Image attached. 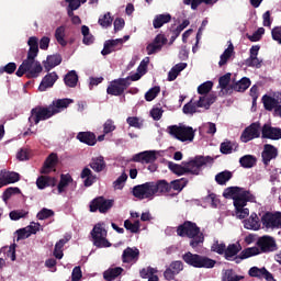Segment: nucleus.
Instances as JSON below:
<instances>
[{
    "label": "nucleus",
    "mask_w": 281,
    "mask_h": 281,
    "mask_svg": "<svg viewBox=\"0 0 281 281\" xmlns=\"http://www.w3.org/2000/svg\"><path fill=\"white\" fill-rule=\"evenodd\" d=\"M29 52L26 59L22 63V65L16 70V76L21 78V76L26 75L27 78H38L43 72V66L40 61L36 60V56H38V37L32 36L27 41Z\"/></svg>",
    "instance_id": "obj_1"
},
{
    "label": "nucleus",
    "mask_w": 281,
    "mask_h": 281,
    "mask_svg": "<svg viewBox=\"0 0 281 281\" xmlns=\"http://www.w3.org/2000/svg\"><path fill=\"white\" fill-rule=\"evenodd\" d=\"M223 196L225 199H233L235 205V214L237 218H247L249 216V209L247 203H256V195L254 193L238 187H229L224 190Z\"/></svg>",
    "instance_id": "obj_2"
},
{
    "label": "nucleus",
    "mask_w": 281,
    "mask_h": 281,
    "mask_svg": "<svg viewBox=\"0 0 281 281\" xmlns=\"http://www.w3.org/2000/svg\"><path fill=\"white\" fill-rule=\"evenodd\" d=\"M71 102H74L71 99H59L54 101L48 108H35L31 111L29 122L30 124H38V122H43V120H49V117L56 115V113L65 111Z\"/></svg>",
    "instance_id": "obj_3"
},
{
    "label": "nucleus",
    "mask_w": 281,
    "mask_h": 281,
    "mask_svg": "<svg viewBox=\"0 0 281 281\" xmlns=\"http://www.w3.org/2000/svg\"><path fill=\"white\" fill-rule=\"evenodd\" d=\"M177 233L178 236H187V238H190V245L193 249L203 244V233H201V229L194 223L186 222L178 227Z\"/></svg>",
    "instance_id": "obj_4"
},
{
    "label": "nucleus",
    "mask_w": 281,
    "mask_h": 281,
    "mask_svg": "<svg viewBox=\"0 0 281 281\" xmlns=\"http://www.w3.org/2000/svg\"><path fill=\"white\" fill-rule=\"evenodd\" d=\"M167 133L171 137H173V139H178V142L190 143V142H194V135L196 131H194V128L188 125L178 124V125L168 126Z\"/></svg>",
    "instance_id": "obj_5"
},
{
    "label": "nucleus",
    "mask_w": 281,
    "mask_h": 281,
    "mask_svg": "<svg viewBox=\"0 0 281 281\" xmlns=\"http://www.w3.org/2000/svg\"><path fill=\"white\" fill-rule=\"evenodd\" d=\"M182 259L187 265H190V267H194L195 269H213L216 265L214 259H210L201 255H194L192 252L184 254Z\"/></svg>",
    "instance_id": "obj_6"
},
{
    "label": "nucleus",
    "mask_w": 281,
    "mask_h": 281,
    "mask_svg": "<svg viewBox=\"0 0 281 281\" xmlns=\"http://www.w3.org/2000/svg\"><path fill=\"white\" fill-rule=\"evenodd\" d=\"M91 236L94 247H111V243L109 241V239H106V225L103 222H100L94 225L93 229L91 231Z\"/></svg>",
    "instance_id": "obj_7"
},
{
    "label": "nucleus",
    "mask_w": 281,
    "mask_h": 281,
    "mask_svg": "<svg viewBox=\"0 0 281 281\" xmlns=\"http://www.w3.org/2000/svg\"><path fill=\"white\" fill-rule=\"evenodd\" d=\"M261 223L266 229H280L281 227V213H266L261 217Z\"/></svg>",
    "instance_id": "obj_8"
},
{
    "label": "nucleus",
    "mask_w": 281,
    "mask_h": 281,
    "mask_svg": "<svg viewBox=\"0 0 281 281\" xmlns=\"http://www.w3.org/2000/svg\"><path fill=\"white\" fill-rule=\"evenodd\" d=\"M260 133H262V127H260V123H252L250 126L245 128L240 136V139L241 142H244V144H247V142H251V139L260 137Z\"/></svg>",
    "instance_id": "obj_9"
},
{
    "label": "nucleus",
    "mask_w": 281,
    "mask_h": 281,
    "mask_svg": "<svg viewBox=\"0 0 281 281\" xmlns=\"http://www.w3.org/2000/svg\"><path fill=\"white\" fill-rule=\"evenodd\" d=\"M113 207V200H106L104 198H97L90 203V212H101L104 214Z\"/></svg>",
    "instance_id": "obj_10"
},
{
    "label": "nucleus",
    "mask_w": 281,
    "mask_h": 281,
    "mask_svg": "<svg viewBox=\"0 0 281 281\" xmlns=\"http://www.w3.org/2000/svg\"><path fill=\"white\" fill-rule=\"evenodd\" d=\"M133 194L136 199H153V184L151 182H146L144 184H139L134 187Z\"/></svg>",
    "instance_id": "obj_11"
},
{
    "label": "nucleus",
    "mask_w": 281,
    "mask_h": 281,
    "mask_svg": "<svg viewBox=\"0 0 281 281\" xmlns=\"http://www.w3.org/2000/svg\"><path fill=\"white\" fill-rule=\"evenodd\" d=\"M205 164H207L205 157H196L189 162H184L186 172H189L190 175H199V172H201V168H203Z\"/></svg>",
    "instance_id": "obj_12"
},
{
    "label": "nucleus",
    "mask_w": 281,
    "mask_h": 281,
    "mask_svg": "<svg viewBox=\"0 0 281 281\" xmlns=\"http://www.w3.org/2000/svg\"><path fill=\"white\" fill-rule=\"evenodd\" d=\"M126 87H128L126 79H117L110 83L106 91L109 95H122Z\"/></svg>",
    "instance_id": "obj_13"
},
{
    "label": "nucleus",
    "mask_w": 281,
    "mask_h": 281,
    "mask_svg": "<svg viewBox=\"0 0 281 281\" xmlns=\"http://www.w3.org/2000/svg\"><path fill=\"white\" fill-rule=\"evenodd\" d=\"M260 52V46L255 45L250 48L249 58L246 59L247 67H256V69H260L262 67V59L258 57Z\"/></svg>",
    "instance_id": "obj_14"
},
{
    "label": "nucleus",
    "mask_w": 281,
    "mask_h": 281,
    "mask_svg": "<svg viewBox=\"0 0 281 281\" xmlns=\"http://www.w3.org/2000/svg\"><path fill=\"white\" fill-rule=\"evenodd\" d=\"M166 43H168V40L166 38L165 35H161V34L157 35L154 42L147 45L146 49H147L148 56L153 54H157V52H161V47H164Z\"/></svg>",
    "instance_id": "obj_15"
},
{
    "label": "nucleus",
    "mask_w": 281,
    "mask_h": 281,
    "mask_svg": "<svg viewBox=\"0 0 281 281\" xmlns=\"http://www.w3.org/2000/svg\"><path fill=\"white\" fill-rule=\"evenodd\" d=\"M40 229L41 224L33 222L31 225L16 231V240H25V238H30L31 234H36V232H40Z\"/></svg>",
    "instance_id": "obj_16"
},
{
    "label": "nucleus",
    "mask_w": 281,
    "mask_h": 281,
    "mask_svg": "<svg viewBox=\"0 0 281 281\" xmlns=\"http://www.w3.org/2000/svg\"><path fill=\"white\" fill-rule=\"evenodd\" d=\"M257 245L261 254H267L276 249V240L271 236H263L258 239Z\"/></svg>",
    "instance_id": "obj_17"
},
{
    "label": "nucleus",
    "mask_w": 281,
    "mask_h": 281,
    "mask_svg": "<svg viewBox=\"0 0 281 281\" xmlns=\"http://www.w3.org/2000/svg\"><path fill=\"white\" fill-rule=\"evenodd\" d=\"M183 271V262L181 261H173L170 266L166 269L164 276L166 280H175V276H179Z\"/></svg>",
    "instance_id": "obj_18"
},
{
    "label": "nucleus",
    "mask_w": 281,
    "mask_h": 281,
    "mask_svg": "<svg viewBox=\"0 0 281 281\" xmlns=\"http://www.w3.org/2000/svg\"><path fill=\"white\" fill-rule=\"evenodd\" d=\"M261 135L266 139H281V130L266 124L261 128Z\"/></svg>",
    "instance_id": "obj_19"
},
{
    "label": "nucleus",
    "mask_w": 281,
    "mask_h": 281,
    "mask_svg": "<svg viewBox=\"0 0 281 281\" xmlns=\"http://www.w3.org/2000/svg\"><path fill=\"white\" fill-rule=\"evenodd\" d=\"M56 80H58V75L56 72H49L40 83L38 91H47V89L54 87Z\"/></svg>",
    "instance_id": "obj_20"
},
{
    "label": "nucleus",
    "mask_w": 281,
    "mask_h": 281,
    "mask_svg": "<svg viewBox=\"0 0 281 281\" xmlns=\"http://www.w3.org/2000/svg\"><path fill=\"white\" fill-rule=\"evenodd\" d=\"M134 161H139L140 164H153L157 159V154L153 150L143 151L134 155Z\"/></svg>",
    "instance_id": "obj_21"
},
{
    "label": "nucleus",
    "mask_w": 281,
    "mask_h": 281,
    "mask_svg": "<svg viewBox=\"0 0 281 281\" xmlns=\"http://www.w3.org/2000/svg\"><path fill=\"white\" fill-rule=\"evenodd\" d=\"M245 229H252L254 232H258L260 229V218L258 214L251 213L248 220L244 221Z\"/></svg>",
    "instance_id": "obj_22"
},
{
    "label": "nucleus",
    "mask_w": 281,
    "mask_h": 281,
    "mask_svg": "<svg viewBox=\"0 0 281 281\" xmlns=\"http://www.w3.org/2000/svg\"><path fill=\"white\" fill-rule=\"evenodd\" d=\"M278 157V149L272 145H265L262 151L263 164H269L271 159H276Z\"/></svg>",
    "instance_id": "obj_23"
},
{
    "label": "nucleus",
    "mask_w": 281,
    "mask_h": 281,
    "mask_svg": "<svg viewBox=\"0 0 281 281\" xmlns=\"http://www.w3.org/2000/svg\"><path fill=\"white\" fill-rule=\"evenodd\" d=\"M58 161V157L55 154H50L46 161L44 162V166L41 170L42 175H49V172H52L54 169V167L56 166V162Z\"/></svg>",
    "instance_id": "obj_24"
},
{
    "label": "nucleus",
    "mask_w": 281,
    "mask_h": 281,
    "mask_svg": "<svg viewBox=\"0 0 281 281\" xmlns=\"http://www.w3.org/2000/svg\"><path fill=\"white\" fill-rule=\"evenodd\" d=\"M149 61H150V59H148V58L143 59L137 68V71L135 74L131 75L128 77V79L133 80V81L139 80V78H142V76H144L146 74V69L148 67Z\"/></svg>",
    "instance_id": "obj_25"
},
{
    "label": "nucleus",
    "mask_w": 281,
    "mask_h": 281,
    "mask_svg": "<svg viewBox=\"0 0 281 281\" xmlns=\"http://www.w3.org/2000/svg\"><path fill=\"white\" fill-rule=\"evenodd\" d=\"M139 258V249L137 248H126L123 251V262H136Z\"/></svg>",
    "instance_id": "obj_26"
},
{
    "label": "nucleus",
    "mask_w": 281,
    "mask_h": 281,
    "mask_svg": "<svg viewBox=\"0 0 281 281\" xmlns=\"http://www.w3.org/2000/svg\"><path fill=\"white\" fill-rule=\"evenodd\" d=\"M170 190V184L165 180H160L158 182H151V192L155 194H162L164 192H168Z\"/></svg>",
    "instance_id": "obj_27"
},
{
    "label": "nucleus",
    "mask_w": 281,
    "mask_h": 281,
    "mask_svg": "<svg viewBox=\"0 0 281 281\" xmlns=\"http://www.w3.org/2000/svg\"><path fill=\"white\" fill-rule=\"evenodd\" d=\"M60 63H63V58L60 57V55H50L44 61V68L46 69V71H49L54 69V67H58Z\"/></svg>",
    "instance_id": "obj_28"
},
{
    "label": "nucleus",
    "mask_w": 281,
    "mask_h": 281,
    "mask_svg": "<svg viewBox=\"0 0 281 281\" xmlns=\"http://www.w3.org/2000/svg\"><path fill=\"white\" fill-rule=\"evenodd\" d=\"M77 139L82 142L83 144H88V146H95V134L91 132H80L77 135Z\"/></svg>",
    "instance_id": "obj_29"
},
{
    "label": "nucleus",
    "mask_w": 281,
    "mask_h": 281,
    "mask_svg": "<svg viewBox=\"0 0 281 281\" xmlns=\"http://www.w3.org/2000/svg\"><path fill=\"white\" fill-rule=\"evenodd\" d=\"M36 186L40 190H45V188L56 186V179L47 176H41L36 181Z\"/></svg>",
    "instance_id": "obj_30"
},
{
    "label": "nucleus",
    "mask_w": 281,
    "mask_h": 281,
    "mask_svg": "<svg viewBox=\"0 0 281 281\" xmlns=\"http://www.w3.org/2000/svg\"><path fill=\"white\" fill-rule=\"evenodd\" d=\"M186 67H188V64L186 63H180L173 66L168 74L169 82H172V80H177V77L179 76V74H181V71H183V69H186Z\"/></svg>",
    "instance_id": "obj_31"
},
{
    "label": "nucleus",
    "mask_w": 281,
    "mask_h": 281,
    "mask_svg": "<svg viewBox=\"0 0 281 281\" xmlns=\"http://www.w3.org/2000/svg\"><path fill=\"white\" fill-rule=\"evenodd\" d=\"M232 56H234V44L229 43L228 47L220 57L218 66L223 67L224 65H227V61L229 58H232Z\"/></svg>",
    "instance_id": "obj_32"
},
{
    "label": "nucleus",
    "mask_w": 281,
    "mask_h": 281,
    "mask_svg": "<svg viewBox=\"0 0 281 281\" xmlns=\"http://www.w3.org/2000/svg\"><path fill=\"white\" fill-rule=\"evenodd\" d=\"M90 168H92L94 172H102V170L106 168V164H104V157L99 156L97 158H93L90 162Z\"/></svg>",
    "instance_id": "obj_33"
},
{
    "label": "nucleus",
    "mask_w": 281,
    "mask_h": 281,
    "mask_svg": "<svg viewBox=\"0 0 281 281\" xmlns=\"http://www.w3.org/2000/svg\"><path fill=\"white\" fill-rule=\"evenodd\" d=\"M218 0H183L186 5H191L192 10H196L199 5L205 3L206 5H214Z\"/></svg>",
    "instance_id": "obj_34"
},
{
    "label": "nucleus",
    "mask_w": 281,
    "mask_h": 281,
    "mask_svg": "<svg viewBox=\"0 0 281 281\" xmlns=\"http://www.w3.org/2000/svg\"><path fill=\"white\" fill-rule=\"evenodd\" d=\"M199 109H201V106H199V101L192 99L183 106V113L192 115L194 113H199Z\"/></svg>",
    "instance_id": "obj_35"
},
{
    "label": "nucleus",
    "mask_w": 281,
    "mask_h": 281,
    "mask_svg": "<svg viewBox=\"0 0 281 281\" xmlns=\"http://www.w3.org/2000/svg\"><path fill=\"white\" fill-rule=\"evenodd\" d=\"M250 86H251V81L249 80V78L244 77L233 86V89L234 91L243 92V91H247V89H249Z\"/></svg>",
    "instance_id": "obj_36"
},
{
    "label": "nucleus",
    "mask_w": 281,
    "mask_h": 281,
    "mask_svg": "<svg viewBox=\"0 0 281 281\" xmlns=\"http://www.w3.org/2000/svg\"><path fill=\"white\" fill-rule=\"evenodd\" d=\"M245 277L237 276L234 270H224L222 273V281H243Z\"/></svg>",
    "instance_id": "obj_37"
},
{
    "label": "nucleus",
    "mask_w": 281,
    "mask_h": 281,
    "mask_svg": "<svg viewBox=\"0 0 281 281\" xmlns=\"http://www.w3.org/2000/svg\"><path fill=\"white\" fill-rule=\"evenodd\" d=\"M214 104V98H212L210 94L201 95L198 100V106L200 109H210V106Z\"/></svg>",
    "instance_id": "obj_38"
},
{
    "label": "nucleus",
    "mask_w": 281,
    "mask_h": 281,
    "mask_svg": "<svg viewBox=\"0 0 281 281\" xmlns=\"http://www.w3.org/2000/svg\"><path fill=\"white\" fill-rule=\"evenodd\" d=\"M122 271H124V269L117 267V268H110L108 269L104 273H103V278L105 280H115V278H117V276L122 274Z\"/></svg>",
    "instance_id": "obj_39"
},
{
    "label": "nucleus",
    "mask_w": 281,
    "mask_h": 281,
    "mask_svg": "<svg viewBox=\"0 0 281 281\" xmlns=\"http://www.w3.org/2000/svg\"><path fill=\"white\" fill-rule=\"evenodd\" d=\"M170 14H159L154 19V27L157 30L162 27L165 23H170Z\"/></svg>",
    "instance_id": "obj_40"
},
{
    "label": "nucleus",
    "mask_w": 281,
    "mask_h": 281,
    "mask_svg": "<svg viewBox=\"0 0 281 281\" xmlns=\"http://www.w3.org/2000/svg\"><path fill=\"white\" fill-rule=\"evenodd\" d=\"M239 251H240L239 244L229 245L227 249H225L224 251L226 260H232V258H234V256H236V254H238Z\"/></svg>",
    "instance_id": "obj_41"
},
{
    "label": "nucleus",
    "mask_w": 281,
    "mask_h": 281,
    "mask_svg": "<svg viewBox=\"0 0 281 281\" xmlns=\"http://www.w3.org/2000/svg\"><path fill=\"white\" fill-rule=\"evenodd\" d=\"M155 273H157V269L155 268L143 269L140 270V278H148V281H159V278Z\"/></svg>",
    "instance_id": "obj_42"
},
{
    "label": "nucleus",
    "mask_w": 281,
    "mask_h": 281,
    "mask_svg": "<svg viewBox=\"0 0 281 281\" xmlns=\"http://www.w3.org/2000/svg\"><path fill=\"white\" fill-rule=\"evenodd\" d=\"M81 179H85L83 183L85 186H93V182L95 181V177L91 173V169L85 168L81 172Z\"/></svg>",
    "instance_id": "obj_43"
},
{
    "label": "nucleus",
    "mask_w": 281,
    "mask_h": 281,
    "mask_svg": "<svg viewBox=\"0 0 281 281\" xmlns=\"http://www.w3.org/2000/svg\"><path fill=\"white\" fill-rule=\"evenodd\" d=\"M68 4V16H74V10H78L87 0H65Z\"/></svg>",
    "instance_id": "obj_44"
},
{
    "label": "nucleus",
    "mask_w": 281,
    "mask_h": 281,
    "mask_svg": "<svg viewBox=\"0 0 281 281\" xmlns=\"http://www.w3.org/2000/svg\"><path fill=\"white\" fill-rule=\"evenodd\" d=\"M259 254H262L259 246L246 248L241 251L240 257L243 259L245 258H251L252 256H259Z\"/></svg>",
    "instance_id": "obj_45"
},
{
    "label": "nucleus",
    "mask_w": 281,
    "mask_h": 281,
    "mask_svg": "<svg viewBox=\"0 0 281 281\" xmlns=\"http://www.w3.org/2000/svg\"><path fill=\"white\" fill-rule=\"evenodd\" d=\"M71 182V176L69 175H61L60 177V181L58 183V193L63 194V192H65V190H67V187L69 186V183Z\"/></svg>",
    "instance_id": "obj_46"
},
{
    "label": "nucleus",
    "mask_w": 281,
    "mask_h": 281,
    "mask_svg": "<svg viewBox=\"0 0 281 281\" xmlns=\"http://www.w3.org/2000/svg\"><path fill=\"white\" fill-rule=\"evenodd\" d=\"M239 164L243 166V168H254V166H256V157L251 155L243 156L239 159Z\"/></svg>",
    "instance_id": "obj_47"
},
{
    "label": "nucleus",
    "mask_w": 281,
    "mask_h": 281,
    "mask_svg": "<svg viewBox=\"0 0 281 281\" xmlns=\"http://www.w3.org/2000/svg\"><path fill=\"white\" fill-rule=\"evenodd\" d=\"M268 270L266 268H258V267H252L249 269L248 274L250 278H259L262 279L265 276H267Z\"/></svg>",
    "instance_id": "obj_48"
},
{
    "label": "nucleus",
    "mask_w": 281,
    "mask_h": 281,
    "mask_svg": "<svg viewBox=\"0 0 281 281\" xmlns=\"http://www.w3.org/2000/svg\"><path fill=\"white\" fill-rule=\"evenodd\" d=\"M229 179H232V171H222L215 176V181L220 186H225Z\"/></svg>",
    "instance_id": "obj_49"
},
{
    "label": "nucleus",
    "mask_w": 281,
    "mask_h": 281,
    "mask_svg": "<svg viewBox=\"0 0 281 281\" xmlns=\"http://www.w3.org/2000/svg\"><path fill=\"white\" fill-rule=\"evenodd\" d=\"M7 255V258H10L12 261L16 260V244H12L11 246H5L0 250Z\"/></svg>",
    "instance_id": "obj_50"
},
{
    "label": "nucleus",
    "mask_w": 281,
    "mask_h": 281,
    "mask_svg": "<svg viewBox=\"0 0 281 281\" xmlns=\"http://www.w3.org/2000/svg\"><path fill=\"white\" fill-rule=\"evenodd\" d=\"M55 38L61 47H65L67 45V41L65 40V26H59L55 31Z\"/></svg>",
    "instance_id": "obj_51"
},
{
    "label": "nucleus",
    "mask_w": 281,
    "mask_h": 281,
    "mask_svg": "<svg viewBox=\"0 0 281 281\" xmlns=\"http://www.w3.org/2000/svg\"><path fill=\"white\" fill-rule=\"evenodd\" d=\"M65 83L67 85V87H76V85H78V75L76 74V71L71 70L66 75Z\"/></svg>",
    "instance_id": "obj_52"
},
{
    "label": "nucleus",
    "mask_w": 281,
    "mask_h": 281,
    "mask_svg": "<svg viewBox=\"0 0 281 281\" xmlns=\"http://www.w3.org/2000/svg\"><path fill=\"white\" fill-rule=\"evenodd\" d=\"M2 173L4 175L7 186H10V183H16V181L21 179L19 173L14 171H2Z\"/></svg>",
    "instance_id": "obj_53"
},
{
    "label": "nucleus",
    "mask_w": 281,
    "mask_h": 281,
    "mask_svg": "<svg viewBox=\"0 0 281 281\" xmlns=\"http://www.w3.org/2000/svg\"><path fill=\"white\" fill-rule=\"evenodd\" d=\"M20 193H21V189L16 188V187H10L3 192L2 199H3L4 203H8L9 199L14 196V194H20Z\"/></svg>",
    "instance_id": "obj_54"
},
{
    "label": "nucleus",
    "mask_w": 281,
    "mask_h": 281,
    "mask_svg": "<svg viewBox=\"0 0 281 281\" xmlns=\"http://www.w3.org/2000/svg\"><path fill=\"white\" fill-rule=\"evenodd\" d=\"M128 179V176L123 172L114 182L113 188L114 190H122L126 183V180Z\"/></svg>",
    "instance_id": "obj_55"
},
{
    "label": "nucleus",
    "mask_w": 281,
    "mask_h": 281,
    "mask_svg": "<svg viewBox=\"0 0 281 281\" xmlns=\"http://www.w3.org/2000/svg\"><path fill=\"white\" fill-rule=\"evenodd\" d=\"M124 227L128 232H132V234H137L139 232V221L132 223L131 220H126L124 222Z\"/></svg>",
    "instance_id": "obj_56"
},
{
    "label": "nucleus",
    "mask_w": 281,
    "mask_h": 281,
    "mask_svg": "<svg viewBox=\"0 0 281 281\" xmlns=\"http://www.w3.org/2000/svg\"><path fill=\"white\" fill-rule=\"evenodd\" d=\"M169 170L173 171L175 175H186V162L183 165H177L175 162H169Z\"/></svg>",
    "instance_id": "obj_57"
},
{
    "label": "nucleus",
    "mask_w": 281,
    "mask_h": 281,
    "mask_svg": "<svg viewBox=\"0 0 281 281\" xmlns=\"http://www.w3.org/2000/svg\"><path fill=\"white\" fill-rule=\"evenodd\" d=\"M212 87H214V83L206 81L198 87V93L200 95H209L207 92L212 91Z\"/></svg>",
    "instance_id": "obj_58"
},
{
    "label": "nucleus",
    "mask_w": 281,
    "mask_h": 281,
    "mask_svg": "<svg viewBox=\"0 0 281 281\" xmlns=\"http://www.w3.org/2000/svg\"><path fill=\"white\" fill-rule=\"evenodd\" d=\"M159 91H161L159 87H154L149 89L145 94V100L147 102H153V100H155L157 95H159Z\"/></svg>",
    "instance_id": "obj_59"
},
{
    "label": "nucleus",
    "mask_w": 281,
    "mask_h": 281,
    "mask_svg": "<svg viewBox=\"0 0 281 281\" xmlns=\"http://www.w3.org/2000/svg\"><path fill=\"white\" fill-rule=\"evenodd\" d=\"M9 216L11 221H19L20 218H25V216H27V211L25 210L11 211Z\"/></svg>",
    "instance_id": "obj_60"
},
{
    "label": "nucleus",
    "mask_w": 281,
    "mask_h": 281,
    "mask_svg": "<svg viewBox=\"0 0 281 281\" xmlns=\"http://www.w3.org/2000/svg\"><path fill=\"white\" fill-rule=\"evenodd\" d=\"M126 122H127L128 126H132L134 128H140L144 124L142 122V120L137 116H130V117H127Z\"/></svg>",
    "instance_id": "obj_61"
},
{
    "label": "nucleus",
    "mask_w": 281,
    "mask_h": 281,
    "mask_svg": "<svg viewBox=\"0 0 281 281\" xmlns=\"http://www.w3.org/2000/svg\"><path fill=\"white\" fill-rule=\"evenodd\" d=\"M263 34H265V29L260 27L251 35H247V38H249L251 41V43H258V41H260V38H262Z\"/></svg>",
    "instance_id": "obj_62"
},
{
    "label": "nucleus",
    "mask_w": 281,
    "mask_h": 281,
    "mask_svg": "<svg viewBox=\"0 0 281 281\" xmlns=\"http://www.w3.org/2000/svg\"><path fill=\"white\" fill-rule=\"evenodd\" d=\"M171 186L175 190H177L178 192H181V190H183L184 187L188 186V180L183 178L180 180H175L171 182Z\"/></svg>",
    "instance_id": "obj_63"
},
{
    "label": "nucleus",
    "mask_w": 281,
    "mask_h": 281,
    "mask_svg": "<svg viewBox=\"0 0 281 281\" xmlns=\"http://www.w3.org/2000/svg\"><path fill=\"white\" fill-rule=\"evenodd\" d=\"M225 244L218 243V240H215L211 247L212 251H215V254H225Z\"/></svg>",
    "instance_id": "obj_64"
}]
</instances>
